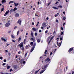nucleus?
I'll return each instance as SVG.
<instances>
[{"label": "nucleus", "mask_w": 74, "mask_h": 74, "mask_svg": "<svg viewBox=\"0 0 74 74\" xmlns=\"http://www.w3.org/2000/svg\"><path fill=\"white\" fill-rule=\"evenodd\" d=\"M14 4H15L14 5H15V7H16V6H17V5H19V3H15V2L14 3Z\"/></svg>", "instance_id": "12"}, {"label": "nucleus", "mask_w": 74, "mask_h": 74, "mask_svg": "<svg viewBox=\"0 0 74 74\" xmlns=\"http://www.w3.org/2000/svg\"><path fill=\"white\" fill-rule=\"evenodd\" d=\"M12 42H15V41L13 40H12Z\"/></svg>", "instance_id": "58"}, {"label": "nucleus", "mask_w": 74, "mask_h": 74, "mask_svg": "<svg viewBox=\"0 0 74 74\" xmlns=\"http://www.w3.org/2000/svg\"><path fill=\"white\" fill-rule=\"evenodd\" d=\"M29 47H30V45H26L25 48L26 49H27V48H29Z\"/></svg>", "instance_id": "10"}, {"label": "nucleus", "mask_w": 74, "mask_h": 74, "mask_svg": "<svg viewBox=\"0 0 74 74\" xmlns=\"http://www.w3.org/2000/svg\"><path fill=\"white\" fill-rule=\"evenodd\" d=\"M19 31H18V32H17V35H18V34H19Z\"/></svg>", "instance_id": "44"}, {"label": "nucleus", "mask_w": 74, "mask_h": 74, "mask_svg": "<svg viewBox=\"0 0 74 74\" xmlns=\"http://www.w3.org/2000/svg\"><path fill=\"white\" fill-rule=\"evenodd\" d=\"M10 25V23H7L5 25V27H8Z\"/></svg>", "instance_id": "4"}, {"label": "nucleus", "mask_w": 74, "mask_h": 74, "mask_svg": "<svg viewBox=\"0 0 74 74\" xmlns=\"http://www.w3.org/2000/svg\"><path fill=\"white\" fill-rule=\"evenodd\" d=\"M66 19V17L64 16L63 17V20H64V21H65Z\"/></svg>", "instance_id": "31"}, {"label": "nucleus", "mask_w": 74, "mask_h": 74, "mask_svg": "<svg viewBox=\"0 0 74 74\" xmlns=\"http://www.w3.org/2000/svg\"><path fill=\"white\" fill-rule=\"evenodd\" d=\"M18 54H21V51H19V52H18Z\"/></svg>", "instance_id": "59"}, {"label": "nucleus", "mask_w": 74, "mask_h": 74, "mask_svg": "<svg viewBox=\"0 0 74 74\" xmlns=\"http://www.w3.org/2000/svg\"><path fill=\"white\" fill-rule=\"evenodd\" d=\"M23 64H25V63H26V62L24 61H23Z\"/></svg>", "instance_id": "55"}, {"label": "nucleus", "mask_w": 74, "mask_h": 74, "mask_svg": "<svg viewBox=\"0 0 74 74\" xmlns=\"http://www.w3.org/2000/svg\"><path fill=\"white\" fill-rule=\"evenodd\" d=\"M17 67L18 66H17L14 65V70H16V69H17Z\"/></svg>", "instance_id": "9"}, {"label": "nucleus", "mask_w": 74, "mask_h": 74, "mask_svg": "<svg viewBox=\"0 0 74 74\" xmlns=\"http://www.w3.org/2000/svg\"><path fill=\"white\" fill-rule=\"evenodd\" d=\"M27 53H25V57H26V56H27Z\"/></svg>", "instance_id": "46"}, {"label": "nucleus", "mask_w": 74, "mask_h": 74, "mask_svg": "<svg viewBox=\"0 0 74 74\" xmlns=\"http://www.w3.org/2000/svg\"><path fill=\"white\" fill-rule=\"evenodd\" d=\"M39 23H40V22H38L37 23L36 25V26H38V24H39Z\"/></svg>", "instance_id": "39"}, {"label": "nucleus", "mask_w": 74, "mask_h": 74, "mask_svg": "<svg viewBox=\"0 0 74 74\" xmlns=\"http://www.w3.org/2000/svg\"><path fill=\"white\" fill-rule=\"evenodd\" d=\"M51 38V36H49V37H48V39H47V40H49V39H50Z\"/></svg>", "instance_id": "41"}, {"label": "nucleus", "mask_w": 74, "mask_h": 74, "mask_svg": "<svg viewBox=\"0 0 74 74\" xmlns=\"http://www.w3.org/2000/svg\"><path fill=\"white\" fill-rule=\"evenodd\" d=\"M10 66H7V69H10Z\"/></svg>", "instance_id": "35"}, {"label": "nucleus", "mask_w": 74, "mask_h": 74, "mask_svg": "<svg viewBox=\"0 0 74 74\" xmlns=\"http://www.w3.org/2000/svg\"><path fill=\"white\" fill-rule=\"evenodd\" d=\"M63 32H62L60 34V35H63Z\"/></svg>", "instance_id": "43"}, {"label": "nucleus", "mask_w": 74, "mask_h": 74, "mask_svg": "<svg viewBox=\"0 0 74 74\" xmlns=\"http://www.w3.org/2000/svg\"><path fill=\"white\" fill-rule=\"evenodd\" d=\"M31 35L32 37L33 36V32H31Z\"/></svg>", "instance_id": "33"}, {"label": "nucleus", "mask_w": 74, "mask_h": 74, "mask_svg": "<svg viewBox=\"0 0 74 74\" xmlns=\"http://www.w3.org/2000/svg\"><path fill=\"white\" fill-rule=\"evenodd\" d=\"M22 51H25V48L24 47H22L21 49Z\"/></svg>", "instance_id": "25"}, {"label": "nucleus", "mask_w": 74, "mask_h": 74, "mask_svg": "<svg viewBox=\"0 0 74 74\" xmlns=\"http://www.w3.org/2000/svg\"><path fill=\"white\" fill-rule=\"evenodd\" d=\"M31 40H32H32H33V42H35V40H34V39H33V38H31Z\"/></svg>", "instance_id": "27"}, {"label": "nucleus", "mask_w": 74, "mask_h": 74, "mask_svg": "<svg viewBox=\"0 0 74 74\" xmlns=\"http://www.w3.org/2000/svg\"><path fill=\"white\" fill-rule=\"evenodd\" d=\"M34 25V23L33 22L32 23V25Z\"/></svg>", "instance_id": "56"}, {"label": "nucleus", "mask_w": 74, "mask_h": 74, "mask_svg": "<svg viewBox=\"0 0 74 74\" xmlns=\"http://www.w3.org/2000/svg\"><path fill=\"white\" fill-rule=\"evenodd\" d=\"M61 30H63V27H61Z\"/></svg>", "instance_id": "54"}, {"label": "nucleus", "mask_w": 74, "mask_h": 74, "mask_svg": "<svg viewBox=\"0 0 74 74\" xmlns=\"http://www.w3.org/2000/svg\"><path fill=\"white\" fill-rule=\"evenodd\" d=\"M48 66V64H47L46 65H45L44 66V69H46V68L47 67V66Z\"/></svg>", "instance_id": "23"}, {"label": "nucleus", "mask_w": 74, "mask_h": 74, "mask_svg": "<svg viewBox=\"0 0 74 74\" xmlns=\"http://www.w3.org/2000/svg\"><path fill=\"white\" fill-rule=\"evenodd\" d=\"M11 36L12 38H15V37L13 36V35H11Z\"/></svg>", "instance_id": "30"}, {"label": "nucleus", "mask_w": 74, "mask_h": 74, "mask_svg": "<svg viewBox=\"0 0 74 74\" xmlns=\"http://www.w3.org/2000/svg\"><path fill=\"white\" fill-rule=\"evenodd\" d=\"M19 16V15L18 14V13H16L15 14V16H16V17H18V16Z\"/></svg>", "instance_id": "18"}, {"label": "nucleus", "mask_w": 74, "mask_h": 74, "mask_svg": "<svg viewBox=\"0 0 74 74\" xmlns=\"http://www.w3.org/2000/svg\"><path fill=\"white\" fill-rule=\"evenodd\" d=\"M51 60V59L49 58H47L45 60V62H49Z\"/></svg>", "instance_id": "3"}, {"label": "nucleus", "mask_w": 74, "mask_h": 74, "mask_svg": "<svg viewBox=\"0 0 74 74\" xmlns=\"http://www.w3.org/2000/svg\"><path fill=\"white\" fill-rule=\"evenodd\" d=\"M33 30H34V31L35 32H36L37 31V29H36V28H32Z\"/></svg>", "instance_id": "19"}, {"label": "nucleus", "mask_w": 74, "mask_h": 74, "mask_svg": "<svg viewBox=\"0 0 74 74\" xmlns=\"http://www.w3.org/2000/svg\"><path fill=\"white\" fill-rule=\"evenodd\" d=\"M3 62H7V60L6 59L4 60Z\"/></svg>", "instance_id": "42"}, {"label": "nucleus", "mask_w": 74, "mask_h": 74, "mask_svg": "<svg viewBox=\"0 0 74 74\" xmlns=\"http://www.w3.org/2000/svg\"><path fill=\"white\" fill-rule=\"evenodd\" d=\"M40 39H38L37 40V42H38V43H39V42H40Z\"/></svg>", "instance_id": "22"}, {"label": "nucleus", "mask_w": 74, "mask_h": 74, "mask_svg": "<svg viewBox=\"0 0 74 74\" xmlns=\"http://www.w3.org/2000/svg\"><path fill=\"white\" fill-rule=\"evenodd\" d=\"M51 40H50L49 41L48 44V45H49V44H50V42H51Z\"/></svg>", "instance_id": "40"}, {"label": "nucleus", "mask_w": 74, "mask_h": 74, "mask_svg": "<svg viewBox=\"0 0 74 74\" xmlns=\"http://www.w3.org/2000/svg\"><path fill=\"white\" fill-rule=\"evenodd\" d=\"M41 29H43L44 27H43L42 26L41 27Z\"/></svg>", "instance_id": "57"}, {"label": "nucleus", "mask_w": 74, "mask_h": 74, "mask_svg": "<svg viewBox=\"0 0 74 74\" xmlns=\"http://www.w3.org/2000/svg\"><path fill=\"white\" fill-rule=\"evenodd\" d=\"M48 32V30H47L46 31V32H45V33H47Z\"/></svg>", "instance_id": "60"}, {"label": "nucleus", "mask_w": 74, "mask_h": 74, "mask_svg": "<svg viewBox=\"0 0 74 74\" xmlns=\"http://www.w3.org/2000/svg\"><path fill=\"white\" fill-rule=\"evenodd\" d=\"M47 50H46L45 51V54L46 55L47 54Z\"/></svg>", "instance_id": "37"}, {"label": "nucleus", "mask_w": 74, "mask_h": 74, "mask_svg": "<svg viewBox=\"0 0 74 74\" xmlns=\"http://www.w3.org/2000/svg\"><path fill=\"white\" fill-rule=\"evenodd\" d=\"M6 64L5 63H3V64L2 65L3 66H5V65Z\"/></svg>", "instance_id": "49"}, {"label": "nucleus", "mask_w": 74, "mask_h": 74, "mask_svg": "<svg viewBox=\"0 0 74 74\" xmlns=\"http://www.w3.org/2000/svg\"><path fill=\"white\" fill-rule=\"evenodd\" d=\"M35 47H36V43L35 42L34 44V45H33V47H32L31 48V50L30 52H32L33 51V50L34 49V48H35Z\"/></svg>", "instance_id": "1"}, {"label": "nucleus", "mask_w": 74, "mask_h": 74, "mask_svg": "<svg viewBox=\"0 0 74 74\" xmlns=\"http://www.w3.org/2000/svg\"><path fill=\"white\" fill-rule=\"evenodd\" d=\"M58 8H62V5H59L58 6Z\"/></svg>", "instance_id": "34"}, {"label": "nucleus", "mask_w": 74, "mask_h": 74, "mask_svg": "<svg viewBox=\"0 0 74 74\" xmlns=\"http://www.w3.org/2000/svg\"><path fill=\"white\" fill-rule=\"evenodd\" d=\"M52 54V52H51L50 53V55H51Z\"/></svg>", "instance_id": "61"}, {"label": "nucleus", "mask_w": 74, "mask_h": 74, "mask_svg": "<svg viewBox=\"0 0 74 74\" xmlns=\"http://www.w3.org/2000/svg\"><path fill=\"white\" fill-rule=\"evenodd\" d=\"M18 10V8H17L15 7L14 9L13 10V11L14 12H15V11L16 10Z\"/></svg>", "instance_id": "14"}, {"label": "nucleus", "mask_w": 74, "mask_h": 74, "mask_svg": "<svg viewBox=\"0 0 74 74\" xmlns=\"http://www.w3.org/2000/svg\"><path fill=\"white\" fill-rule=\"evenodd\" d=\"M56 22L57 23H58L59 22V21H58V19L56 20Z\"/></svg>", "instance_id": "47"}, {"label": "nucleus", "mask_w": 74, "mask_h": 74, "mask_svg": "<svg viewBox=\"0 0 74 74\" xmlns=\"http://www.w3.org/2000/svg\"><path fill=\"white\" fill-rule=\"evenodd\" d=\"M9 10L7 11L4 15V16H6V15H8V13H9Z\"/></svg>", "instance_id": "8"}, {"label": "nucleus", "mask_w": 74, "mask_h": 74, "mask_svg": "<svg viewBox=\"0 0 74 74\" xmlns=\"http://www.w3.org/2000/svg\"><path fill=\"white\" fill-rule=\"evenodd\" d=\"M45 69L41 71H40V74H42V73H44V72L45 71Z\"/></svg>", "instance_id": "13"}, {"label": "nucleus", "mask_w": 74, "mask_h": 74, "mask_svg": "<svg viewBox=\"0 0 74 74\" xmlns=\"http://www.w3.org/2000/svg\"><path fill=\"white\" fill-rule=\"evenodd\" d=\"M39 33H41V30H39Z\"/></svg>", "instance_id": "53"}, {"label": "nucleus", "mask_w": 74, "mask_h": 74, "mask_svg": "<svg viewBox=\"0 0 74 74\" xmlns=\"http://www.w3.org/2000/svg\"><path fill=\"white\" fill-rule=\"evenodd\" d=\"M30 45H31V46H33V42H30Z\"/></svg>", "instance_id": "20"}, {"label": "nucleus", "mask_w": 74, "mask_h": 74, "mask_svg": "<svg viewBox=\"0 0 74 74\" xmlns=\"http://www.w3.org/2000/svg\"><path fill=\"white\" fill-rule=\"evenodd\" d=\"M37 36V33H35V36Z\"/></svg>", "instance_id": "36"}, {"label": "nucleus", "mask_w": 74, "mask_h": 74, "mask_svg": "<svg viewBox=\"0 0 74 74\" xmlns=\"http://www.w3.org/2000/svg\"><path fill=\"white\" fill-rule=\"evenodd\" d=\"M0 59L1 60H3V57H0Z\"/></svg>", "instance_id": "45"}, {"label": "nucleus", "mask_w": 74, "mask_h": 74, "mask_svg": "<svg viewBox=\"0 0 74 74\" xmlns=\"http://www.w3.org/2000/svg\"><path fill=\"white\" fill-rule=\"evenodd\" d=\"M13 9H11L10 10V11L11 12H12L13 11Z\"/></svg>", "instance_id": "50"}, {"label": "nucleus", "mask_w": 74, "mask_h": 74, "mask_svg": "<svg viewBox=\"0 0 74 74\" xmlns=\"http://www.w3.org/2000/svg\"><path fill=\"white\" fill-rule=\"evenodd\" d=\"M60 40L61 41V40H63V38H60Z\"/></svg>", "instance_id": "52"}, {"label": "nucleus", "mask_w": 74, "mask_h": 74, "mask_svg": "<svg viewBox=\"0 0 74 74\" xmlns=\"http://www.w3.org/2000/svg\"><path fill=\"white\" fill-rule=\"evenodd\" d=\"M53 8H54V9H56V10H58V8L55 7H53Z\"/></svg>", "instance_id": "29"}, {"label": "nucleus", "mask_w": 74, "mask_h": 74, "mask_svg": "<svg viewBox=\"0 0 74 74\" xmlns=\"http://www.w3.org/2000/svg\"><path fill=\"white\" fill-rule=\"evenodd\" d=\"M1 40L2 41H6V40H5V39L3 38H1Z\"/></svg>", "instance_id": "16"}, {"label": "nucleus", "mask_w": 74, "mask_h": 74, "mask_svg": "<svg viewBox=\"0 0 74 74\" xmlns=\"http://www.w3.org/2000/svg\"><path fill=\"white\" fill-rule=\"evenodd\" d=\"M2 6H3V8H2L1 9V11L2 12V11H3V10H4V5H2Z\"/></svg>", "instance_id": "26"}, {"label": "nucleus", "mask_w": 74, "mask_h": 74, "mask_svg": "<svg viewBox=\"0 0 74 74\" xmlns=\"http://www.w3.org/2000/svg\"><path fill=\"white\" fill-rule=\"evenodd\" d=\"M49 19V18H48V17H47V18H46L47 20H48Z\"/></svg>", "instance_id": "62"}, {"label": "nucleus", "mask_w": 74, "mask_h": 74, "mask_svg": "<svg viewBox=\"0 0 74 74\" xmlns=\"http://www.w3.org/2000/svg\"><path fill=\"white\" fill-rule=\"evenodd\" d=\"M21 40V37L19 38H18V42H19V41H20Z\"/></svg>", "instance_id": "38"}, {"label": "nucleus", "mask_w": 74, "mask_h": 74, "mask_svg": "<svg viewBox=\"0 0 74 74\" xmlns=\"http://www.w3.org/2000/svg\"><path fill=\"white\" fill-rule=\"evenodd\" d=\"M9 45H10V44H7V46H8Z\"/></svg>", "instance_id": "64"}, {"label": "nucleus", "mask_w": 74, "mask_h": 74, "mask_svg": "<svg viewBox=\"0 0 74 74\" xmlns=\"http://www.w3.org/2000/svg\"><path fill=\"white\" fill-rule=\"evenodd\" d=\"M23 44H26V39H25L23 41Z\"/></svg>", "instance_id": "21"}, {"label": "nucleus", "mask_w": 74, "mask_h": 74, "mask_svg": "<svg viewBox=\"0 0 74 74\" xmlns=\"http://www.w3.org/2000/svg\"><path fill=\"white\" fill-rule=\"evenodd\" d=\"M59 2H58V1L56 2L55 3V4H58V3Z\"/></svg>", "instance_id": "48"}, {"label": "nucleus", "mask_w": 74, "mask_h": 74, "mask_svg": "<svg viewBox=\"0 0 74 74\" xmlns=\"http://www.w3.org/2000/svg\"><path fill=\"white\" fill-rule=\"evenodd\" d=\"M22 23V21L21 19H19L17 22L18 23H19L20 25H21V23Z\"/></svg>", "instance_id": "5"}, {"label": "nucleus", "mask_w": 74, "mask_h": 74, "mask_svg": "<svg viewBox=\"0 0 74 74\" xmlns=\"http://www.w3.org/2000/svg\"><path fill=\"white\" fill-rule=\"evenodd\" d=\"M35 16H38V15H37V14H35Z\"/></svg>", "instance_id": "51"}, {"label": "nucleus", "mask_w": 74, "mask_h": 74, "mask_svg": "<svg viewBox=\"0 0 74 74\" xmlns=\"http://www.w3.org/2000/svg\"><path fill=\"white\" fill-rule=\"evenodd\" d=\"M18 46L20 47V48H21L23 47V42H21L20 44L18 45Z\"/></svg>", "instance_id": "2"}, {"label": "nucleus", "mask_w": 74, "mask_h": 74, "mask_svg": "<svg viewBox=\"0 0 74 74\" xmlns=\"http://www.w3.org/2000/svg\"><path fill=\"white\" fill-rule=\"evenodd\" d=\"M40 69H39L38 71H35L34 74H37V73H38V71H40Z\"/></svg>", "instance_id": "17"}, {"label": "nucleus", "mask_w": 74, "mask_h": 74, "mask_svg": "<svg viewBox=\"0 0 74 74\" xmlns=\"http://www.w3.org/2000/svg\"><path fill=\"white\" fill-rule=\"evenodd\" d=\"M6 2V1H5V0H2L1 1L2 4H4V3H5Z\"/></svg>", "instance_id": "15"}, {"label": "nucleus", "mask_w": 74, "mask_h": 74, "mask_svg": "<svg viewBox=\"0 0 74 74\" xmlns=\"http://www.w3.org/2000/svg\"><path fill=\"white\" fill-rule=\"evenodd\" d=\"M1 74H8V73H3V72H1Z\"/></svg>", "instance_id": "24"}, {"label": "nucleus", "mask_w": 74, "mask_h": 74, "mask_svg": "<svg viewBox=\"0 0 74 74\" xmlns=\"http://www.w3.org/2000/svg\"><path fill=\"white\" fill-rule=\"evenodd\" d=\"M74 71H72V73L71 74H74Z\"/></svg>", "instance_id": "63"}, {"label": "nucleus", "mask_w": 74, "mask_h": 74, "mask_svg": "<svg viewBox=\"0 0 74 74\" xmlns=\"http://www.w3.org/2000/svg\"><path fill=\"white\" fill-rule=\"evenodd\" d=\"M14 1H10L9 2V4H11V3H14Z\"/></svg>", "instance_id": "28"}, {"label": "nucleus", "mask_w": 74, "mask_h": 74, "mask_svg": "<svg viewBox=\"0 0 74 74\" xmlns=\"http://www.w3.org/2000/svg\"><path fill=\"white\" fill-rule=\"evenodd\" d=\"M46 24H47L46 23H45V22L43 23L42 24V26H43V27H47V26L46 25Z\"/></svg>", "instance_id": "6"}, {"label": "nucleus", "mask_w": 74, "mask_h": 74, "mask_svg": "<svg viewBox=\"0 0 74 74\" xmlns=\"http://www.w3.org/2000/svg\"><path fill=\"white\" fill-rule=\"evenodd\" d=\"M54 38V36H52L50 39V41H52V40Z\"/></svg>", "instance_id": "32"}, {"label": "nucleus", "mask_w": 74, "mask_h": 74, "mask_svg": "<svg viewBox=\"0 0 74 74\" xmlns=\"http://www.w3.org/2000/svg\"><path fill=\"white\" fill-rule=\"evenodd\" d=\"M73 49H73V48L71 47V48H70L68 50V52H71V51H73Z\"/></svg>", "instance_id": "7"}, {"label": "nucleus", "mask_w": 74, "mask_h": 74, "mask_svg": "<svg viewBox=\"0 0 74 74\" xmlns=\"http://www.w3.org/2000/svg\"><path fill=\"white\" fill-rule=\"evenodd\" d=\"M62 41L61 42V43H57V45L58 46H59V47H60V46L61 45V44H62Z\"/></svg>", "instance_id": "11"}]
</instances>
